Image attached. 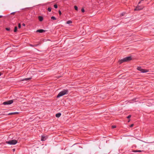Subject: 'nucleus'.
<instances>
[{
  "mask_svg": "<svg viewBox=\"0 0 154 154\" xmlns=\"http://www.w3.org/2000/svg\"><path fill=\"white\" fill-rule=\"evenodd\" d=\"M17 26H15V28H14V32H16L17 31Z\"/></svg>",
  "mask_w": 154,
  "mask_h": 154,
  "instance_id": "f3484780",
  "label": "nucleus"
},
{
  "mask_svg": "<svg viewBox=\"0 0 154 154\" xmlns=\"http://www.w3.org/2000/svg\"><path fill=\"white\" fill-rule=\"evenodd\" d=\"M126 62L125 58H123L122 59H121V60H120L119 61V62L120 64H121L122 63H123V62Z\"/></svg>",
  "mask_w": 154,
  "mask_h": 154,
  "instance_id": "6e6552de",
  "label": "nucleus"
},
{
  "mask_svg": "<svg viewBox=\"0 0 154 154\" xmlns=\"http://www.w3.org/2000/svg\"><path fill=\"white\" fill-rule=\"evenodd\" d=\"M18 113L17 112H14L9 113L8 115H15L18 114Z\"/></svg>",
  "mask_w": 154,
  "mask_h": 154,
  "instance_id": "9d476101",
  "label": "nucleus"
},
{
  "mask_svg": "<svg viewBox=\"0 0 154 154\" xmlns=\"http://www.w3.org/2000/svg\"><path fill=\"white\" fill-rule=\"evenodd\" d=\"M45 31L43 29H38L36 31L37 32H38L40 33H42L44 32Z\"/></svg>",
  "mask_w": 154,
  "mask_h": 154,
  "instance_id": "1a4fd4ad",
  "label": "nucleus"
},
{
  "mask_svg": "<svg viewBox=\"0 0 154 154\" xmlns=\"http://www.w3.org/2000/svg\"><path fill=\"white\" fill-rule=\"evenodd\" d=\"M131 115H129L128 117H127V118L128 119H129L130 118H131Z\"/></svg>",
  "mask_w": 154,
  "mask_h": 154,
  "instance_id": "393cba45",
  "label": "nucleus"
},
{
  "mask_svg": "<svg viewBox=\"0 0 154 154\" xmlns=\"http://www.w3.org/2000/svg\"><path fill=\"white\" fill-rule=\"evenodd\" d=\"M21 24H20V23H19V24H18V28H21Z\"/></svg>",
  "mask_w": 154,
  "mask_h": 154,
  "instance_id": "4be33fe9",
  "label": "nucleus"
},
{
  "mask_svg": "<svg viewBox=\"0 0 154 154\" xmlns=\"http://www.w3.org/2000/svg\"><path fill=\"white\" fill-rule=\"evenodd\" d=\"M133 126H134V124H132L131 125L130 127H133Z\"/></svg>",
  "mask_w": 154,
  "mask_h": 154,
  "instance_id": "cd10ccee",
  "label": "nucleus"
},
{
  "mask_svg": "<svg viewBox=\"0 0 154 154\" xmlns=\"http://www.w3.org/2000/svg\"><path fill=\"white\" fill-rule=\"evenodd\" d=\"M125 13H122V14H121V16H124V15H125Z\"/></svg>",
  "mask_w": 154,
  "mask_h": 154,
  "instance_id": "b1692460",
  "label": "nucleus"
},
{
  "mask_svg": "<svg viewBox=\"0 0 154 154\" xmlns=\"http://www.w3.org/2000/svg\"><path fill=\"white\" fill-rule=\"evenodd\" d=\"M2 17V16H0V18H1Z\"/></svg>",
  "mask_w": 154,
  "mask_h": 154,
  "instance_id": "473e14b6",
  "label": "nucleus"
},
{
  "mask_svg": "<svg viewBox=\"0 0 154 154\" xmlns=\"http://www.w3.org/2000/svg\"><path fill=\"white\" fill-rule=\"evenodd\" d=\"M68 91L67 90H65L62 91L60 92L58 95L57 96V97L58 98L60 97H61L64 95L68 94Z\"/></svg>",
  "mask_w": 154,
  "mask_h": 154,
  "instance_id": "f257e3e1",
  "label": "nucleus"
},
{
  "mask_svg": "<svg viewBox=\"0 0 154 154\" xmlns=\"http://www.w3.org/2000/svg\"><path fill=\"white\" fill-rule=\"evenodd\" d=\"M61 115V114L60 113H58L56 114V116L57 117L59 118L60 116Z\"/></svg>",
  "mask_w": 154,
  "mask_h": 154,
  "instance_id": "ddd939ff",
  "label": "nucleus"
},
{
  "mask_svg": "<svg viewBox=\"0 0 154 154\" xmlns=\"http://www.w3.org/2000/svg\"><path fill=\"white\" fill-rule=\"evenodd\" d=\"M125 58L126 62L132 59V58L131 57H128Z\"/></svg>",
  "mask_w": 154,
  "mask_h": 154,
  "instance_id": "423d86ee",
  "label": "nucleus"
},
{
  "mask_svg": "<svg viewBox=\"0 0 154 154\" xmlns=\"http://www.w3.org/2000/svg\"><path fill=\"white\" fill-rule=\"evenodd\" d=\"M13 102V100H8L3 103V104L4 105L11 104Z\"/></svg>",
  "mask_w": 154,
  "mask_h": 154,
  "instance_id": "20e7f679",
  "label": "nucleus"
},
{
  "mask_svg": "<svg viewBox=\"0 0 154 154\" xmlns=\"http://www.w3.org/2000/svg\"><path fill=\"white\" fill-rule=\"evenodd\" d=\"M22 25L23 26H25V24L24 23H23Z\"/></svg>",
  "mask_w": 154,
  "mask_h": 154,
  "instance_id": "c85d7f7f",
  "label": "nucleus"
},
{
  "mask_svg": "<svg viewBox=\"0 0 154 154\" xmlns=\"http://www.w3.org/2000/svg\"><path fill=\"white\" fill-rule=\"evenodd\" d=\"M54 7L55 8H57V5H54Z\"/></svg>",
  "mask_w": 154,
  "mask_h": 154,
  "instance_id": "aec40b11",
  "label": "nucleus"
},
{
  "mask_svg": "<svg viewBox=\"0 0 154 154\" xmlns=\"http://www.w3.org/2000/svg\"><path fill=\"white\" fill-rule=\"evenodd\" d=\"M133 152H141V150H134L133 151Z\"/></svg>",
  "mask_w": 154,
  "mask_h": 154,
  "instance_id": "2eb2a0df",
  "label": "nucleus"
},
{
  "mask_svg": "<svg viewBox=\"0 0 154 154\" xmlns=\"http://www.w3.org/2000/svg\"><path fill=\"white\" fill-rule=\"evenodd\" d=\"M36 45H35L34 46H36Z\"/></svg>",
  "mask_w": 154,
  "mask_h": 154,
  "instance_id": "c9c22d12",
  "label": "nucleus"
},
{
  "mask_svg": "<svg viewBox=\"0 0 154 154\" xmlns=\"http://www.w3.org/2000/svg\"><path fill=\"white\" fill-rule=\"evenodd\" d=\"M112 128H116V126L115 125H112Z\"/></svg>",
  "mask_w": 154,
  "mask_h": 154,
  "instance_id": "412c9836",
  "label": "nucleus"
},
{
  "mask_svg": "<svg viewBox=\"0 0 154 154\" xmlns=\"http://www.w3.org/2000/svg\"><path fill=\"white\" fill-rule=\"evenodd\" d=\"M74 8L76 10V11L78 10V7L77 6H74Z\"/></svg>",
  "mask_w": 154,
  "mask_h": 154,
  "instance_id": "a211bd4d",
  "label": "nucleus"
},
{
  "mask_svg": "<svg viewBox=\"0 0 154 154\" xmlns=\"http://www.w3.org/2000/svg\"><path fill=\"white\" fill-rule=\"evenodd\" d=\"M48 137L47 136L43 135L42 136L41 140L42 141H44Z\"/></svg>",
  "mask_w": 154,
  "mask_h": 154,
  "instance_id": "0eeeda50",
  "label": "nucleus"
},
{
  "mask_svg": "<svg viewBox=\"0 0 154 154\" xmlns=\"http://www.w3.org/2000/svg\"><path fill=\"white\" fill-rule=\"evenodd\" d=\"M17 142V140H10L9 141H6V143L10 145H15L16 144Z\"/></svg>",
  "mask_w": 154,
  "mask_h": 154,
  "instance_id": "f03ea898",
  "label": "nucleus"
},
{
  "mask_svg": "<svg viewBox=\"0 0 154 154\" xmlns=\"http://www.w3.org/2000/svg\"><path fill=\"white\" fill-rule=\"evenodd\" d=\"M141 2V1L140 2L138 3V5L139 4H140V3Z\"/></svg>",
  "mask_w": 154,
  "mask_h": 154,
  "instance_id": "2f4dec72",
  "label": "nucleus"
},
{
  "mask_svg": "<svg viewBox=\"0 0 154 154\" xmlns=\"http://www.w3.org/2000/svg\"><path fill=\"white\" fill-rule=\"evenodd\" d=\"M143 8V6H140L139 5H137V6L136 7V8L134 9V11H139L140 10L142 9Z\"/></svg>",
  "mask_w": 154,
  "mask_h": 154,
  "instance_id": "39448f33",
  "label": "nucleus"
},
{
  "mask_svg": "<svg viewBox=\"0 0 154 154\" xmlns=\"http://www.w3.org/2000/svg\"><path fill=\"white\" fill-rule=\"evenodd\" d=\"M1 75V73L0 72V76Z\"/></svg>",
  "mask_w": 154,
  "mask_h": 154,
  "instance_id": "72a5a7b5",
  "label": "nucleus"
},
{
  "mask_svg": "<svg viewBox=\"0 0 154 154\" xmlns=\"http://www.w3.org/2000/svg\"><path fill=\"white\" fill-rule=\"evenodd\" d=\"M137 69L140 71L142 72H148V70L142 68L140 67H138L137 68Z\"/></svg>",
  "mask_w": 154,
  "mask_h": 154,
  "instance_id": "7ed1b4c3",
  "label": "nucleus"
},
{
  "mask_svg": "<svg viewBox=\"0 0 154 154\" xmlns=\"http://www.w3.org/2000/svg\"><path fill=\"white\" fill-rule=\"evenodd\" d=\"M81 11H82V12H85V10L83 8H82V9Z\"/></svg>",
  "mask_w": 154,
  "mask_h": 154,
  "instance_id": "5701e85b",
  "label": "nucleus"
},
{
  "mask_svg": "<svg viewBox=\"0 0 154 154\" xmlns=\"http://www.w3.org/2000/svg\"><path fill=\"white\" fill-rule=\"evenodd\" d=\"M48 10L50 12L51 11V8H48Z\"/></svg>",
  "mask_w": 154,
  "mask_h": 154,
  "instance_id": "6ab92c4d",
  "label": "nucleus"
},
{
  "mask_svg": "<svg viewBox=\"0 0 154 154\" xmlns=\"http://www.w3.org/2000/svg\"><path fill=\"white\" fill-rule=\"evenodd\" d=\"M6 29L7 30L9 31V30H10V28H6Z\"/></svg>",
  "mask_w": 154,
  "mask_h": 154,
  "instance_id": "a878e982",
  "label": "nucleus"
},
{
  "mask_svg": "<svg viewBox=\"0 0 154 154\" xmlns=\"http://www.w3.org/2000/svg\"><path fill=\"white\" fill-rule=\"evenodd\" d=\"M15 13V12H13V13H12L11 14H14Z\"/></svg>",
  "mask_w": 154,
  "mask_h": 154,
  "instance_id": "c756f323",
  "label": "nucleus"
},
{
  "mask_svg": "<svg viewBox=\"0 0 154 154\" xmlns=\"http://www.w3.org/2000/svg\"><path fill=\"white\" fill-rule=\"evenodd\" d=\"M31 79V78H25L24 79H23L22 80V81H28L29 80Z\"/></svg>",
  "mask_w": 154,
  "mask_h": 154,
  "instance_id": "9b49d317",
  "label": "nucleus"
},
{
  "mask_svg": "<svg viewBox=\"0 0 154 154\" xmlns=\"http://www.w3.org/2000/svg\"><path fill=\"white\" fill-rule=\"evenodd\" d=\"M130 120H129L128 121V122H130Z\"/></svg>",
  "mask_w": 154,
  "mask_h": 154,
  "instance_id": "f704fd0d",
  "label": "nucleus"
},
{
  "mask_svg": "<svg viewBox=\"0 0 154 154\" xmlns=\"http://www.w3.org/2000/svg\"><path fill=\"white\" fill-rule=\"evenodd\" d=\"M72 23V22L71 20H69V21H67V23L68 24H70V23Z\"/></svg>",
  "mask_w": 154,
  "mask_h": 154,
  "instance_id": "4468645a",
  "label": "nucleus"
},
{
  "mask_svg": "<svg viewBox=\"0 0 154 154\" xmlns=\"http://www.w3.org/2000/svg\"><path fill=\"white\" fill-rule=\"evenodd\" d=\"M59 13L60 14V15H61V12L60 11H59Z\"/></svg>",
  "mask_w": 154,
  "mask_h": 154,
  "instance_id": "bb28decb",
  "label": "nucleus"
},
{
  "mask_svg": "<svg viewBox=\"0 0 154 154\" xmlns=\"http://www.w3.org/2000/svg\"><path fill=\"white\" fill-rule=\"evenodd\" d=\"M51 19L53 20H56V18L54 16H52L51 17Z\"/></svg>",
  "mask_w": 154,
  "mask_h": 154,
  "instance_id": "dca6fc26",
  "label": "nucleus"
},
{
  "mask_svg": "<svg viewBox=\"0 0 154 154\" xmlns=\"http://www.w3.org/2000/svg\"><path fill=\"white\" fill-rule=\"evenodd\" d=\"M13 152H14L15 151V149H13Z\"/></svg>",
  "mask_w": 154,
  "mask_h": 154,
  "instance_id": "7c9ffc66",
  "label": "nucleus"
},
{
  "mask_svg": "<svg viewBox=\"0 0 154 154\" xmlns=\"http://www.w3.org/2000/svg\"><path fill=\"white\" fill-rule=\"evenodd\" d=\"M38 18L40 21H42L43 20V18L41 16H39L38 17Z\"/></svg>",
  "mask_w": 154,
  "mask_h": 154,
  "instance_id": "f8f14e48",
  "label": "nucleus"
}]
</instances>
